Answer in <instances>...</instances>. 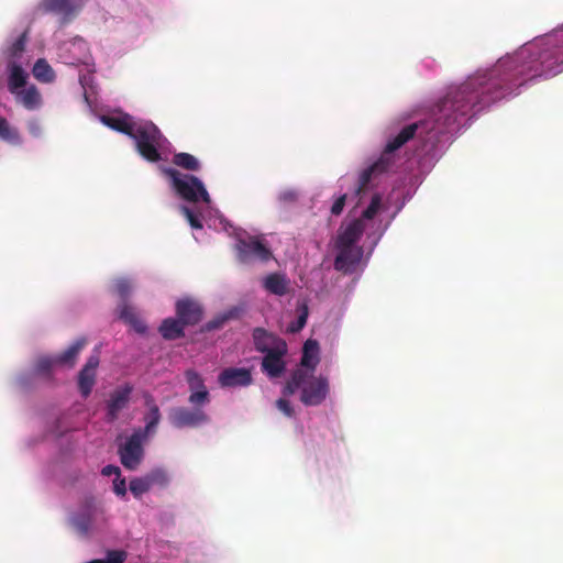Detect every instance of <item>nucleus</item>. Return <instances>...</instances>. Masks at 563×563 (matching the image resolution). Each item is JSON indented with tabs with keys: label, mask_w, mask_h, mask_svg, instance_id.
Wrapping results in <instances>:
<instances>
[{
	"label": "nucleus",
	"mask_w": 563,
	"mask_h": 563,
	"mask_svg": "<svg viewBox=\"0 0 563 563\" xmlns=\"http://www.w3.org/2000/svg\"><path fill=\"white\" fill-rule=\"evenodd\" d=\"M563 70V44L539 48L522 47L506 56L488 70L477 71L464 82L451 86L432 110L437 134L459 130L463 121L485 107L512 95L520 86L537 77H553Z\"/></svg>",
	"instance_id": "f257e3e1"
},
{
	"label": "nucleus",
	"mask_w": 563,
	"mask_h": 563,
	"mask_svg": "<svg viewBox=\"0 0 563 563\" xmlns=\"http://www.w3.org/2000/svg\"><path fill=\"white\" fill-rule=\"evenodd\" d=\"M300 390V401L305 406H319L329 395V380L324 376H313L303 368H296L283 388L284 397Z\"/></svg>",
	"instance_id": "f03ea898"
},
{
	"label": "nucleus",
	"mask_w": 563,
	"mask_h": 563,
	"mask_svg": "<svg viewBox=\"0 0 563 563\" xmlns=\"http://www.w3.org/2000/svg\"><path fill=\"white\" fill-rule=\"evenodd\" d=\"M420 123L408 124L386 144L380 157L361 173L355 190L357 195L365 191L374 177L386 173L393 166L395 162L394 152L411 140L416 135Z\"/></svg>",
	"instance_id": "7ed1b4c3"
},
{
	"label": "nucleus",
	"mask_w": 563,
	"mask_h": 563,
	"mask_svg": "<svg viewBox=\"0 0 563 563\" xmlns=\"http://www.w3.org/2000/svg\"><path fill=\"white\" fill-rule=\"evenodd\" d=\"M135 142L137 153L146 161L156 163L162 159L158 151L163 134L159 129L151 121L137 122L132 136Z\"/></svg>",
	"instance_id": "20e7f679"
},
{
	"label": "nucleus",
	"mask_w": 563,
	"mask_h": 563,
	"mask_svg": "<svg viewBox=\"0 0 563 563\" xmlns=\"http://www.w3.org/2000/svg\"><path fill=\"white\" fill-rule=\"evenodd\" d=\"M163 173L172 180V185L176 194L184 200L197 202L200 199L203 202H210V196L203 183L196 176L181 174L179 170L165 167Z\"/></svg>",
	"instance_id": "39448f33"
},
{
	"label": "nucleus",
	"mask_w": 563,
	"mask_h": 563,
	"mask_svg": "<svg viewBox=\"0 0 563 563\" xmlns=\"http://www.w3.org/2000/svg\"><path fill=\"white\" fill-rule=\"evenodd\" d=\"M145 439L142 429L135 430L119 448V456L121 464L129 471H135L140 466L144 457V449L142 445Z\"/></svg>",
	"instance_id": "423d86ee"
},
{
	"label": "nucleus",
	"mask_w": 563,
	"mask_h": 563,
	"mask_svg": "<svg viewBox=\"0 0 563 563\" xmlns=\"http://www.w3.org/2000/svg\"><path fill=\"white\" fill-rule=\"evenodd\" d=\"M238 260L249 264L255 261L267 262L272 257L268 246L255 236L239 239L235 244Z\"/></svg>",
	"instance_id": "0eeeda50"
},
{
	"label": "nucleus",
	"mask_w": 563,
	"mask_h": 563,
	"mask_svg": "<svg viewBox=\"0 0 563 563\" xmlns=\"http://www.w3.org/2000/svg\"><path fill=\"white\" fill-rule=\"evenodd\" d=\"M200 407L194 406L192 409L186 407L172 408L168 412V420L177 429L198 428L210 421L208 413Z\"/></svg>",
	"instance_id": "6e6552de"
},
{
	"label": "nucleus",
	"mask_w": 563,
	"mask_h": 563,
	"mask_svg": "<svg viewBox=\"0 0 563 563\" xmlns=\"http://www.w3.org/2000/svg\"><path fill=\"white\" fill-rule=\"evenodd\" d=\"M287 354V344L285 341H278L277 346L265 353L261 368L269 378H279L286 371L284 356Z\"/></svg>",
	"instance_id": "1a4fd4ad"
},
{
	"label": "nucleus",
	"mask_w": 563,
	"mask_h": 563,
	"mask_svg": "<svg viewBox=\"0 0 563 563\" xmlns=\"http://www.w3.org/2000/svg\"><path fill=\"white\" fill-rule=\"evenodd\" d=\"M185 377L189 387L188 401L192 406H205L210 402V394L205 385L202 376L195 369H187Z\"/></svg>",
	"instance_id": "9d476101"
},
{
	"label": "nucleus",
	"mask_w": 563,
	"mask_h": 563,
	"mask_svg": "<svg viewBox=\"0 0 563 563\" xmlns=\"http://www.w3.org/2000/svg\"><path fill=\"white\" fill-rule=\"evenodd\" d=\"M218 383L223 388L247 387L253 383L250 368L228 367L221 371Z\"/></svg>",
	"instance_id": "9b49d317"
},
{
	"label": "nucleus",
	"mask_w": 563,
	"mask_h": 563,
	"mask_svg": "<svg viewBox=\"0 0 563 563\" xmlns=\"http://www.w3.org/2000/svg\"><path fill=\"white\" fill-rule=\"evenodd\" d=\"M98 508L92 500H89L85 506L71 517V525L81 536H88L95 526L98 516Z\"/></svg>",
	"instance_id": "f8f14e48"
},
{
	"label": "nucleus",
	"mask_w": 563,
	"mask_h": 563,
	"mask_svg": "<svg viewBox=\"0 0 563 563\" xmlns=\"http://www.w3.org/2000/svg\"><path fill=\"white\" fill-rule=\"evenodd\" d=\"M176 314L185 325H195L201 321L203 311L197 301L184 298L176 302Z\"/></svg>",
	"instance_id": "ddd939ff"
},
{
	"label": "nucleus",
	"mask_w": 563,
	"mask_h": 563,
	"mask_svg": "<svg viewBox=\"0 0 563 563\" xmlns=\"http://www.w3.org/2000/svg\"><path fill=\"white\" fill-rule=\"evenodd\" d=\"M338 255L334 260V268L339 272L349 273L360 262L363 251L358 246L335 245Z\"/></svg>",
	"instance_id": "4468645a"
},
{
	"label": "nucleus",
	"mask_w": 563,
	"mask_h": 563,
	"mask_svg": "<svg viewBox=\"0 0 563 563\" xmlns=\"http://www.w3.org/2000/svg\"><path fill=\"white\" fill-rule=\"evenodd\" d=\"M99 365V356L90 355L78 374V388L84 398H87L96 383V369Z\"/></svg>",
	"instance_id": "2eb2a0df"
},
{
	"label": "nucleus",
	"mask_w": 563,
	"mask_h": 563,
	"mask_svg": "<svg viewBox=\"0 0 563 563\" xmlns=\"http://www.w3.org/2000/svg\"><path fill=\"white\" fill-rule=\"evenodd\" d=\"M80 9L77 0H42L37 10L42 13L60 14L64 18L74 15Z\"/></svg>",
	"instance_id": "dca6fc26"
},
{
	"label": "nucleus",
	"mask_w": 563,
	"mask_h": 563,
	"mask_svg": "<svg viewBox=\"0 0 563 563\" xmlns=\"http://www.w3.org/2000/svg\"><path fill=\"white\" fill-rule=\"evenodd\" d=\"M132 393V387L125 385L123 387L117 388L111 395L110 399L107 404V418L108 421L113 422L118 419L119 413L122 409H124L129 401Z\"/></svg>",
	"instance_id": "f3484780"
},
{
	"label": "nucleus",
	"mask_w": 563,
	"mask_h": 563,
	"mask_svg": "<svg viewBox=\"0 0 563 563\" xmlns=\"http://www.w3.org/2000/svg\"><path fill=\"white\" fill-rule=\"evenodd\" d=\"M263 288L275 296L283 297L290 292V279L283 273H271L263 278Z\"/></svg>",
	"instance_id": "a211bd4d"
},
{
	"label": "nucleus",
	"mask_w": 563,
	"mask_h": 563,
	"mask_svg": "<svg viewBox=\"0 0 563 563\" xmlns=\"http://www.w3.org/2000/svg\"><path fill=\"white\" fill-rule=\"evenodd\" d=\"M364 229L365 227L361 219L353 220L338 234L335 245L356 246L355 244L362 238Z\"/></svg>",
	"instance_id": "6ab92c4d"
},
{
	"label": "nucleus",
	"mask_w": 563,
	"mask_h": 563,
	"mask_svg": "<svg viewBox=\"0 0 563 563\" xmlns=\"http://www.w3.org/2000/svg\"><path fill=\"white\" fill-rule=\"evenodd\" d=\"M101 121L104 125L109 126L110 129L118 131L120 133H123L128 135L129 137L132 136L133 131L137 124L136 121L133 120V118L130 114L123 113L121 115H102Z\"/></svg>",
	"instance_id": "aec40b11"
},
{
	"label": "nucleus",
	"mask_w": 563,
	"mask_h": 563,
	"mask_svg": "<svg viewBox=\"0 0 563 563\" xmlns=\"http://www.w3.org/2000/svg\"><path fill=\"white\" fill-rule=\"evenodd\" d=\"M252 336L255 350L264 354L277 346L278 341H284L273 333H269L264 328H255Z\"/></svg>",
	"instance_id": "412c9836"
},
{
	"label": "nucleus",
	"mask_w": 563,
	"mask_h": 563,
	"mask_svg": "<svg viewBox=\"0 0 563 563\" xmlns=\"http://www.w3.org/2000/svg\"><path fill=\"white\" fill-rule=\"evenodd\" d=\"M319 364V343L316 340H307L303 344L300 368L313 373Z\"/></svg>",
	"instance_id": "4be33fe9"
},
{
	"label": "nucleus",
	"mask_w": 563,
	"mask_h": 563,
	"mask_svg": "<svg viewBox=\"0 0 563 563\" xmlns=\"http://www.w3.org/2000/svg\"><path fill=\"white\" fill-rule=\"evenodd\" d=\"M18 101L30 111L36 110L42 106V96L35 86L21 89L15 93Z\"/></svg>",
	"instance_id": "5701e85b"
},
{
	"label": "nucleus",
	"mask_w": 563,
	"mask_h": 563,
	"mask_svg": "<svg viewBox=\"0 0 563 563\" xmlns=\"http://www.w3.org/2000/svg\"><path fill=\"white\" fill-rule=\"evenodd\" d=\"M185 327L186 325L178 318H167L162 322L159 333L165 340H176L185 335Z\"/></svg>",
	"instance_id": "b1692460"
},
{
	"label": "nucleus",
	"mask_w": 563,
	"mask_h": 563,
	"mask_svg": "<svg viewBox=\"0 0 563 563\" xmlns=\"http://www.w3.org/2000/svg\"><path fill=\"white\" fill-rule=\"evenodd\" d=\"M145 405L148 408V412L144 418L146 424L145 428L142 429V431L144 432V437L146 438V435L151 432H154V430L158 426L161 421V411L152 396H146Z\"/></svg>",
	"instance_id": "393cba45"
},
{
	"label": "nucleus",
	"mask_w": 563,
	"mask_h": 563,
	"mask_svg": "<svg viewBox=\"0 0 563 563\" xmlns=\"http://www.w3.org/2000/svg\"><path fill=\"white\" fill-rule=\"evenodd\" d=\"M85 338L77 339L66 351L56 356V363L73 367L80 351L85 347Z\"/></svg>",
	"instance_id": "a878e982"
},
{
	"label": "nucleus",
	"mask_w": 563,
	"mask_h": 563,
	"mask_svg": "<svg viewBox=\"0 0 563 563\" xmlns=\"http://www.w3.org/2000/svg\"><path fill=\"white\" fill-rule=\"evenodd\" d=\"M27 74L24 71L22 66L13 63L10 65V75L8 80L9 91L13 95L20 91L26 84Z\"/></svg>",
	"instance_id": "bb28decb"
},
{
	"label": "nucleus",
	"mask_w": 563,
	"mask_h": 563,
	"mask_svg": "<svg viewBox=\"0 0 563 563\" xmlns=\"http://www.w3.org/2000/svg\"><path fill=\"white\" fill-rule=\"evenodd\" d=\"M32 73L33 76L42 82H52L55 79V73L53 68L43 58L36 60Z\"/></svg>",
	"instance_id": "cd10ccee"
},
{
	"label": "nucleus",
	"mask_w": 563,
	"mask_h": 563,
	"mask_svg": "<svg viewBox=\"0 0 563 563\" xmlns=\"http://www.w3.org/2000/svg\"><path fill=\"white\" fill-rule=\"evenodd\" d=\"M173 163L176 166L190 172H197L200 169L199 161L194 155L185 152L176 153L173 157Z\"/></svg>",
	"instance_id": "c85d7f7f"
},
{
	"label": "nucleus",
	"mask_w": 563,
	"mask_h": 563,
	"mask_svg": "<svg viewBox=\"0 0 563 563\" xmlns=\"http://www.w3.org/2000/svg\"><path fill=\"white\" fill-rule=\"evenodd\" d=\"M0 139L13 145L21 143L19 131L11 126L5 118L0 117Z\"/></svg>",
	"instance_id": "c756f323"
},
{
	"label": "nucleus",
	"mask_w": 563,
	"mask_h": 563,
	"mask_svg": "<svg viewBox=\"0 0 563 563\" xmlns=\"http://www.w3.org/2000/svg\"><path fill=\"white\" fill-rule=\"evenodd\" d=\"M130 492L134 497L140 498L143 494L151 489V485L146 475L142 477H135L130 481Z\"/></svg>",
	"instance_id": "7c9ffc66"
},
{
	"label": "nucleus",
	"mask_w": 563,
	"mask_h": 563,
	"mask_svg": "<svg viewBox=\"0 0 563 563\" xmlns=\"http://www.w3.org/2000/svg\"><path fill=\"white\" fill-rule=\"evenodd\" d=\"M151 488L154 486L166 487L169 483L167 473L162 468H155L146 474Z\"/></svg>",
	"instance_id": "2f4dec72"
},
{
	"label": "nucleus",
	"mask_w": 563,
	"mask_h": 563,
	"mask_svg": "<svg viewBox=\"0 0 563 563\" xmlns=\"http://www.w3.org/2000/svg\"><path fill=\"white\" fill-rule=\"evenodd\" d=\"M308 319V307L306 303L301 305L299 308V316L297 318V321L291 322L288 325V331L291 333L299 332L301 329L305 328Z\"/></svg>",
	"instance_id": "473e14b6"
},
{
	"label": "nucleus",
	"mask_w": 563,
	"mask_h": 563,
	"mask_svg": "<svg viewBox=\"0 0 563 563\" xmlns=\"http://www.w3.org/2000/svg\"><path fill=\"white\" fill-rule=\"evenodd\" d=\"M231 317H232L231 313H223V314L217 316L216 318H213L212 320L208 321L202 327V331L210 332V331H213V330L221 329L231 319Z\"/></svg>",
	"instance_id": "72a5a7b5"
},
{
	"label": "nucleus",
	"mask_w": 563,
	"mask_h": 563,
	"mask_svg": "<svg viewBox=\"0 0 563 563\" xmlns=\"http://www.w3.org/2000/svg\"><path fill=\"white\" fill-rule=\"evenodd\" d=\"M114 291L122 298L123 301H126V298L132 291L131 282L126 278L117 279L114 283Z\"/></svg>",
	"instance_id": "f704fd0d"
},
{
	"label": "nucleus",
	"mask_w": 563,
	"mask_h": 563,
	"mask_svg": "<svg viewBox=\"0 0 563 563\" xmlns=\"http://www.w3.org/2000/svg\"><path fill=\"white\" fill-rule=\"evenodd\" d=\"M380 202H382L380 196L377 194L374 195L371 199L369 205L363 211L362 217L364 219L372 220L377 214V212L380 208Z\"/></svg>",
	"instance_id": "c9c22d12"
},
{
	"label": "nucleus",
	"mask_w": 563,
	"mask_h": 563,
	"mask_svg": "<svg viewBox=\"0 0 563 563\" xmlns=\"http://www.w3.org/2000/svg\"><path fill=\"white\" fill-rule=\"evenodd\" d=\"M26 32L22 33L9 48L11 57L18 58L25 49Z\"/></svg>",
	"instance_id": "e433bc0d"
},
{
	"label": "nucleus",
	"mask_w": 563,
	"mask_h": 563,
	"mask_svg": "<svg viewBox=\"0 0 563 563\" xmlns=\"http://www.w3.org/2000/svg\"><path fill=\"white\" fill-rule=\"evenodd\" d=\"M180 211L186 217L192 229H202L203 225L200 217L196 214L189 207L181 206Z\"/></svg>",
	"instance_id": "4c0bfd02"
},
{
	"label": "nucleus",
	"mask_w": 563,
	"mask_h": 563,
	"mask_svg": "<svg viewBox=\"0 0 563 563\" xmlns=\"http://www.w3.org/2000/svg\"><path fill=\"white\" fill-rule=\"evenodd\" d=\"M54 364H57L56 357L42 356L37 360L35 369L40 374H49Z\"/></svg>",
	"instance_id": "58836bf2"
},
{
	"label": "nucleus",
	"mask_w": 563,
	"mask_h": 563,
	"mask_svg": "<svg viewBox=\"0 0 563 563\" xmlns=\"http://www.w3.org/2000/svg\"><path fill=\"white\" fill-rule=\"evenodd\" d=\"M119 317L124 322L129 323L133 318L137 317V314L135 313L133 307L123 301L119 307Z\"/></svg>",
	"instance_id": "ea45409f"
},
{
	"label": "nucleus",
	"mask_w": 563,
	"mask_h": 563,
	"mask_svg": "<svg viewBox=\"0 0 563 563\" xmlns=\"http://www.w3.org/2000/svg\"><path fill=\"white\" fill-rule=\"evenodd\" d=\"M298 197H299V195H298L297 190L289 188V189H285L279 192L278 200L282 203L290 205V203H295L298 200Z\"/></svg>",
	"instance_id": "a19ab883"
},
{
	"label": "nucleus",
	"mask_w": 563,
	"mask_h": 563,
	"mask_svg": "<svg viewBox=\"0 0 563 563\" xmlns=\"http://www.w3.org/2000/svg\"><path fill=\"white\" fill-rule=\"evenodd\" d=\"M125 558V552L112 550L108 552L107 559L103 560V563H123Z\"/></svg>",
	"instance_id": "79ce46f5"
},
{
	"label": "nucleus",
	"mask_w": 563,
	"mask_h": 563,
	"mask_svg": "<svg viewBox=\"0 0 563 563\" xmlns=\"http://www.w3.org/2000/svg\"><path fill=\"white\" fill-rule=\"evenodd\" d=\"M276 407L287 417H292L295 411H294V408L291 407L289 400H287L286 398H279L277 401H276Z\"/></svg>",
	"instance_id": "37998d69"
},
{
	"label": "nucleus",
	"mask_w": 563,
	"mask_h": 563,
	"mask_svg": "<svg viewBox=\"0 0 563 563\" xmlns=\"http://www.w3.org/2000/svg\"><path fill=\"white\" fill-rule=\"evenodd\" d=\"M345 201H346V195L343 194L341 196H339L335 201L333 202L332 207H331V213L333 216H340L344 209V206H345Z\"/></svg>",
	"instance_id": "c03bdc74"
},
{
	"label": "nucleus",
	"mask_w": 563,
	"mask_h": 563,
	"mask_svg": "<svg viewBox=\"0 0 563 563\" xmlns=\"http://www.w3.org/2000/svg\"><path fill=\"white\" fill-rule=\"evenodd\" d=\"M129 324L136 331L137 333H145L147 330L146 324L139 317L133 318Z\"/></svg>",
	"instance_id": "a18cd8bd"
},
{
	"label": "nucleus",
	"mask_w": 563,
	"mask_h": 563,
	"mask_svg": "<svg viewBox=\"0 0 563 563\" xmlns=\"http://www.w3.org/2000/svg\"><path fill=\"white\" fill-rule=\"evenodd\" d=\"M113 490L119 496H125L126 494V484L125 479H115L113 483Z\"/></svg>",
	"instance_id": "49530a36"
},
{
	"label": "nucleus",
	"mask_w": 563,
	"mask_h": 563,
	"mask_svg": "<svg viewBox=\"0 0 563 563\" xmlns=\"http://www.w3.org/2000/svg\"><path fill=\"white\" fill-rule=\"evenodd\" d=\"M101 474L103 476H111V475H117L118 477L120 476L121 474V471L118 466L115 465H106L102 471H101Z\"/></svg>",
	"instance_id": "de8ad7c7"
},
{
	"label": "nucleus",
	"mask_w": 563,
	"mask_h": 563,
	"mask_svg": "<svg viewBox=\"0 0 563 563\" xmlns=\"http://www.w3.org/2000/svg\"><path fill=\"white\" fill-rule=\"evenodd\" d=\"M29 130L33 135H37L40 132V125L36 121H32L29 123Z\"/></svg>",
	"instance_id": "09e8293b"
},
{
	"label": "nucleus",
	"mask_w": 563,
	"mask_h": 563,
	"mask_svg": "<svg viewBox=\"0 0 563 563\" xmlns=\"http://www.w3.org/2000/svg\"><path fill=\"white\" fill-rule=\"evenodd\" d=\"M88 563H103V560H92V561H90Z\"/></svg>",
	"instance_id": "8fccbe9b"
}]
</instances>
